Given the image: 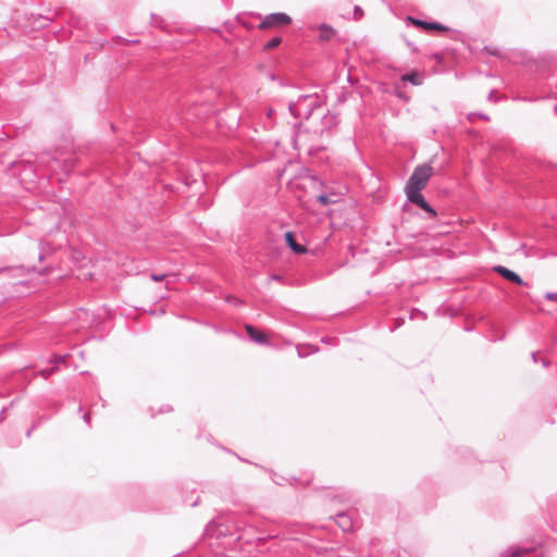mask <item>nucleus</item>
<instances>
[{"mask_svg": "<svg viewBox=\"0 0 557 557\" xmlns=\"http://www.w3.org/2000/svg\"><path fill=\"white\" fill-rule=\"evenodd\" d=\"M339 196L341 194L339 193H330V194H320L317 199L319 202H321L322 205L326 206L329 203H336L339 201Z\"/></svg>", "mask_w": 557, "mask_h": 557, "instance_id": "9", "label": "nucleus"}, {"mask_svg": "<svg viewBox=\"0 0 557 557\" xmlns=\"http://www.w3.org/2000/svg\"><path fill=\"white\" fill-rule=\"evenodd\" d=\"M245 330H246L247 334L249 335V337L253 342H256L258 344H267L268 343L267 336L262 332L258 331L256 327L247 324L245 326Z\"/></svg>", "mask_w": 557, "mask_h": 557, "instance_id": "7", "label": "nucleus"}, {"mask_svg": "<svg viewBox=\"0 0 557 557\" xmlns=\"http://www.w3.org/2000/svg\"><path fill=\"white\" fill-rule=\"evenodd\" d=\"M54 371V368L41 370L39 373L44 379H47L49 375H51Z\"/></svg>", "mask_w": 557, "mask_h": 557, "instance_id": "19", "label": "nucleus"}, {"mask_svg": "<svg viewBox=\"0 0 557 557\" xmlns=\"http://www.w3.org/2000/svg\"><path fill=\"white\" fill-rule=\"evenodd\" d=\"M292 23V18L285 13H271L267 15L261 24L260 28H270L276 26H284Z\"/></svg>", "mask_w": 557, "mask_h": 557, "instance_id": "5", "label": "nucleus"}, {"mask_svg": "<svg viewBox=\"0 0 557 557\" xmlns=\"http://www.w3.org/2000/svg\"><path fill=\"white\" fill-rule=\"evenodd\" d=\"M297 350L299 357H305L306 355H308V352H305L301 347H298Z\"/></svg>", "mask_w": 557, "mask_h": 557, "instance_id": "25", "label": "nucleus"}, {"mask_svg": "<svg viewBox=\"0 0 557 557\" xmlns=\"http://www.w3.org/2000/svg\"><path fill=\"white\" fill-rule=\"evenodd\" d=\"M554 112L557 115V103L554 106Z\"/></svg>", "mask_w": 557, "mask_h": 557, "instance_id": "32", "label": "nucleus"}, {"mask_svg": "<svg viewBox=\"0 0 557 557\" xmlns=\"http://www.w3.org/2000/svg\"><path fill=\"white\" fill-rule=\"evenodd\" d=\"M363 15H364L363 9L357 4L354 5L352 18L358 21V20L362 18Z\"/></svg>", "mask_w": 557, "mask_h": 557, "instance_id": "14", "label": "nucleus"}, {"mask_svg": "<svg viewBox=\"0 0 557 557\" xmlns=\"http://www.w3.org/2000/svg\"><path fill=\"white\" fill-rule=\"evenodd\" d=\"M352 248H354V247L350 245V246H349L350 255H352Z\"/></svg>", "mask_w": 557, "mask_h": 557, "instance_id": "33", "label": "nucleus"}, {"mask_svg": "<svg viewBox=\"0 0 557 557\" xmlns=\"http://www.w3.org/2000/svg\"><path fill=\"white\" fill-rule=\"evenodd\" d=\"M541 363H542V366H543L544 368H547V367L549 366V360H548V359H546V358H542V359H541Z\"/></svg>", "mask_w": 557, "mask_h": 557, "instance_id": "24", "label": "nucleus"}, {"mask_svg": "<svg viewBox=\"0 0 557 557\" xmlns=\"http://www.w3.org/2000/svg\"><path fill=\"white\" fill-rule=\"evenodd\" d=\"M407 46H408L412 51H417V50H418V49H417V47H416L413 44H411L410 41H407Z\"/></svg>", "mask_w": 557, "mask_h": 557, "instance_id": "27", "label": "nucleus"}, {"mask_svg": "<svg viewBox=\"0 0 557 557\" xmlns=\"http://www.w3.org/2000/svg\"><path fill=\"white\" fill-rule=\"evenodd\" d=\"M406 22H407L408 25H413V26H416L418 28H421L423 30H428L429 21L417 18V17L408 15L406 17Z\"/></svg>", "mask_w": 557, "mask_h": 557, "instance_id": "12", "label": "nucleus"}, {"mask_svg": "<svg viewBox=\"0 0 557 557\" xmlns=\"http://www.w3.org/2000/svg\"><path fill=\"white\" fill-rule=\"evenodd\" d=\"M401 82L410 83L413 86H420L423 83V74L417 70H411L401 76Z\"/></svg>", "mask_w": 557, "mask_h": 557, "instance_id": "6", "label": "nucleus"}, {"mask_svg": "<svg viewBox=\"0 0 557 557\" xmlns=\"http://www.w3.org/2000/svg\"><path fill=\"white\" fill-rule=\"evenodd\" d=\"M429 30L446 32V30H449V28L446 25H444V24H442V23H440L437 21H429V25H428V30L426 32H429Z\"/></svg>", "mask_w": 557, "mask_h": 557, "instance_id": "13", "label": "nucleus"}, {"mask_svg": "<svg viewBox=\"0 0 557 557\" xmlns=\"http://www.w3.org/2000/svg\"><path fill=\"white\" fill-rule=\"evenodd\" d=\"M411 320H414L417 318H420L422 320H425L426 319V313L414 308L411 310V313H410V317H409Z\"/></svg>", "mask_w": 557, "mask_h": 557, "instance_id": "15", "label": "nucleus"}, {"mask_svg": "<svg viewBox=\"0 0 557 557\" xmlns=\"http://www.w3.org/2000/svg\"><path fill=\"white\" fill-rule=\"evenodd\" d=\"M319 30L321 40H330L335 36V30L326 24L320 25Z\"/></svg>", "mask_w": 557, "mask_h": 557, "instance_id": "11", "label": "nucleus"}, {"mask_svg": "<svg viewBox=\"0 0 557 557\" xmlns=\"http://www.w3.org/2000/svg\"><path fill=\"white\" fill-rule=\"evenodd\" d=\"M350 533L355 531V524L352 521V508L350 507V527H349Z\"/></svg>", "mask_w": 557, "mask_h": 557, "instance_id": "22", "label": "nucleus"}, {"mask_svg": "<svg viewBox=\"0 0 557 557\" xmlns=\"http://www.w3.org/2000/svg\"><path fill=\"white\" fill-rule=\"evenodd\" d=\"M318 107L315 95H302L297 101L288 104L289 112L297 119H308Z\"/></svg>", "mask_w": 557, "mask_h": 557, "instance_id": "2", "label": "nucleus"}, {"mask_svg": "<svg viewBox=\"0 0 557 557\" xmlns=\"http://www.w3.org/2000/svg\"><path fill=\"white\" fill-rule=\"evenodd\" d=\"M396 96L400 99H403L404 101H408L409 100V97H407L405 94H403L401 91L399 90H396Z\"/></svg>", "mask_w": 557, "mask_h": 557, "instance_id": "21", "label": "nucleus"}, {"mask_svg": "<svg viewBox=\"0 0 557 557\" xmlns=\"http://www.w3.org/2000/svg\"><path fill=\"white\" fill-rule=\"evenodd\" d=\"M474 117H479V119H482V120H485V121H488L490 120V116L486 115L485 113H482V112H471L468 114V120L469 121H473Z\"/></svg>", "mask_w": 557, "mask_h": 557, "instance_id": "16", "label": "nucleus"}, {"mask_svg": "<svg viewBox=\"0 0 557 557\" xmlns=\"http://www.w3.org/2000/svg\"><path fill=\"white\" fill-rule=\"evenodd\" d=\"M280 42H281V38L274 37L267 42L265 49H273V48L277 47L280 45Z\"/></svg>", "mask_w": 557, "mask_h": 557, "instance_id": "17", "label": "nucleus"}, {"mask_svg": "<svg viewBox=\"0 0 557 557\" xmlns=\"http://www.w3.org/2000/svg\"><path fill=\"white\" fill-rule=\"evenodd\" d=\"M404 320L403 319H399L396 321L395 325L393 329H391V332L395 331L397 327H399L401 324H403Z\"/></svg>", "mask_w": 557, "mask_h": 557, "instance_id": "23", "label": "nucleus"}, {"mask_svg": "<svg viewBox=\"0 0 557 557\" xmlns=\"http://www.w3.org/2000/svg\"><path fill=\"white\" fill-rule=\"evenodd\" d=\"M164 277H165V275H164V274H160V275H158V274H152V275H151V278H152L153 281H156V282H160V281H162Z\"/></svg>", "mask_w": 557, "mask_h": 557, "instance_id": "20", "label": "nucleus"}, {"mask_svg": "<svg viewBox=\"0 0 557 557\" xmlns=\"http://www.w3.org/2000/svg\"><path fill=\"white\" fill-rule=\"evenodd\" d=\"M309 180H310L312 185H315V184L319 183L318 180L315 177H313V176L309 177Z\"/></svg>", "mask_w": 557, "mask_h": 557, "instance_id": "29", "label": "nucleus"}, {"mask_svg": "<svg viewBox=\"0 0 557 557\" xmlns=\"http://www.w3.org/2000/svg\"><path fill=\"white\" fill-rule=\"evenodd\" d=\"M406 197L407 202L416 205L425 213V219L434 220L437 218L436 209L430 202L426 201L422 193L408 195Z\"/></svg>", "mask_w": 557, "mask_h": 557, "instance_id": "3", "label": "nucleus"}, {"mask_svg": "<svg viewBox=\"0 0 557 557\" xmlns=\"http://www.w3.org/2000/svg\"><path fill=\"white\" fill-rule=\"evenodd\" d=\"M433 175V168L430 163H422L414 168L405 185L406 196L422 193L429 180Z\"/></svg>", "mask_w": 557, "mask_h": 557, "instance_id": "1", "label": "nucleus"}, {"mask_svg": "<svg viewBox=\"0 0 557 557\" xmlns=\"http://www.w3.org/2000/svg\"><path fill=\"white\" fill-rule=\"evenodd\" d=\"M495 92H496L495 90H491L488 92L487 100H492L494 98V96H495Z\"/></svg>", "mask_w": 557, "mask_h": 557, "instance_id": "28", "label": "nucleus"}, {"mask_svg": "<svg viewBox=\"0 0 557 557\" xmlns=\"http://www.w3.org/2000/svg\"><path fill=\"white\" fill-rule=\"evenodd\" d=\"M492 271L494 273L498 274L499 276H502L504 280H506L510 283H513L518 286L527 285V283L523 281V278L517 272H515L513 270H511L505 265H502V264L493 265Z\"/></svg>", "mask_w": 557, "mask_h": 557, "instance_id": "4", "label": "nucleus"}, {"mask_svg": "<svg viewBox=\"0 0 557 557\" xmlns=\"http://www.w3.org/2000/svg\"><path fill=\"white\" fill-rule=\"evenodd\" d=\"M285 239H286L287 245L290 247V249L293 251H295L296 253H304L306 251L305 246L296 243L292 232L285 233Z\"/></svg>", "mask_w": 557, "mask_h": 557, "instance_id": "8", "label": "nucleus"}, {"mask_svg": "<svg viewBox=\"0 0 557 557\" xmlns=\"http://www.w3.org/2000/svg\"><path fill=\"white\" fill-rule=\"evenodd\" d=\"M349 543H350V547H351L352 546V540L351 539L349 540Z\"/></svg>", "mask_w": 557, "mask_h": 557, "instance_id": "34", "label": "nucleus"}, {"mask_svg": "<svg viewBox=\"0 0 557 557\" xmlns=\"http://www.w3.org/2000/svg\"><path fill=\"white\" fill-rule=\"evenodd\" d=\"M531 357H532L533 362H535V363H536V362H539V356H537V352H532V354H531Z\"/></svg>", "mask_w": 557, "mask_h": 557, "instance_id": "26", "label": "nucleus"}, {"mask_svg": "<svg viewBox=\"0 0 557 557\" xmlns=\"http://www.w3.org/2000/svg\"><path fill=\"white\" fill-rule=\"evenodd\" d=\"M349 84H350V87L355 84L352 77L350 76V81H349Z\"/></svg>", "mask_w": 557, "mask_h": 557, "instance_id": "31", "label": "nucleus"}, {"mask_svg": "<svg viewBox=\"0 0 557 557\" xmlns=\"http://www.w3.org/2000/svg\"><path fill=\"white\" fill-rule=\"evenodd\" d=\"M377 545V540H372L370 542V547L367 557H397L393 552L388 554H382L381 556H376V554L379 553Z\"/></svg>", "mask_w": 557, "mask_h": 557, "instance_id": "10", "label": "nucleus"}, {"mask_svg": "<svg viewBox=\"0 0 557 557\" xmlns=\"http://www.w3.org/2000/svg\"><path fill=\"white\" fill-rule=\"evenodd\" d=\"M544 297L546 300L557 301V292H547Z\"/></svg>", "mask_w": 557, "mask_h": 557, "instance_id": "18", "label": "nucleus"}, {"mask_svg": "<svg viewBox=\"0 0 557 557\" xmlns=\"http://www.w3.org/2000/svg\"><path fill=\"white\" fill-rule=\"evenodd\" d=\"M84 420L87 421V422L89 421V414L88 413L84 414Z\"/></svg>", "mask_w": 557, "mask_h": 557, "instance_id": "30", "label": "nucleus"}]
</instances>
